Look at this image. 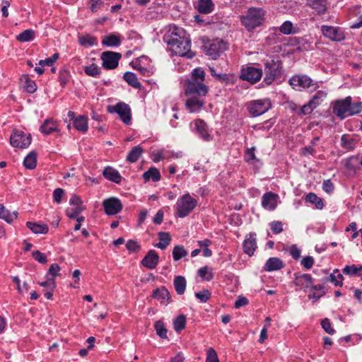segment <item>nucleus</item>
<instances>
[{
    "label": "nucleus",
    "mask_w": 362,
    "mask_h": 362,
    "mask_svg": "<svg viewBox=\"0 0 362 362\" xmlns=\"http://www.w3.org/2000/svg\"><path fill=\"white\" fill-rule=\"evenodd\" d=\"M187 252L186 251L183 246L176 245L174 247L173 250V257L175 261L180 260L181 258L187 256Z\"/></svg>",
    "instance_id": "nucleus-44"
},
{
    "label": "nucleus",
    "mask_w": 362,
    "mask_h": 362,
    "mask_svg": "<svg viewBox=\"0 0 362 362\" xmlns=\"http://www.w3.org/2000/svg\"><path fill=\"white\" fill-rule=\"evenodd\" d=\"M270 227L274 234H279L283 231V224L281 221H272L270 223Z\"/></svg>",
    "instance_id": "nucleus-56"
},
{
    "label": "nucleus",
    "mask_w": 362,
    "mask_h": 362,
    "mask_svg": "<svg viewBox=\"0 0 362 362\" xmlns=\"http://www.w3.org/2000/svg\"><path fill=\"white\" fill-rule=\"evenodd\" d=\"M199 276L204 280L209 281L214 278V274L207 267H202L198 270Z\"/></svg>",
    "instance_id": "nucleus-46"
},
{
    "label": "nucleus",
    "mask_w": 362,
    "mask_h": 362,
    "mask_svg": "<svg viewBox=\"0 0 362 362\" xmlns=\"http://www.w3.org/2000/svg\"><path fill=\"white\" fill-rule=\"evenodd\" d=\"M40 130L45 135H48L52 132L58 131L57 124L52 119H46L41 125Z\"/></svg>",
    "instance_id": "nucleus-29"
},
{
    "label": "nucleus",
    "mask_w": 362,
    "mask_h": 362,
    "mask_svg": "<svg viewBox=\"0 0 362 362\" xmlns=\"http://www.w3.org/2000/svg\"><path fill=\"white\" fill-rule=\"evenodd\" d=\"M27 227L36 234H46L48 233L49 227L47 224H40L28 221L26 223Z\"/></svg>",
    "instance_id": "nucleus-28"
},
{
    "label": "nucleus",
    "mask_w": 362,
    "mask_h": 362,
    "mask_svg": "<svg viewBox=\"0 0 362 362\" xmlns=\"http://www.w3.org/2000/svg\"><path fill=\"white\" fill-rule=\"evenodd\" d=\"M70 78V74L66 70H62L59 74V81L62 86H65Z\"/></svg>",
    "instance_id": "nucleus-53"
},
{
    "label": "nucleus",
    "mask_w": 362,
    "mask_h": 362,
    "mask_svg": "<svg viewBox=\"0 0 362 362\" xmlns=\"http://www.w3.org/2000/svg\"><path fill=\"white\" fill-rule=\"evenodd\" d=\"M124 79L134 88H139L141 87V83L138 81V78L135 74L132 72H126L124 74Z\"/></svg>",
    "instance_id": "nucleus-41"
},
{
    "label": "nucleus",
    "mask_w": 362,
    "mask_h": 362,
    "mask_svg": "<svg viewBox=\"0 0 362 362\" xmlns=\"http://www.w3.org/2000/svg\"><path fill=\"white\" fill-rule=\"evenodd\" d=\"M362 270V265L359 267H357L355 264L347 265L346 266L342 272L346 275H354L357 274V273Z\"/></svg>",
    "instance_id": "nucleus-51"
},
{
    "label": "nucleus",
    "mask_w": 362,
    "mask_h": 362,
    "mask_svg": "<svg viewBox=\"0 0 362 362\" xmlns=\"http://www.w3.org/2000/svg\"><path fill=\"white\" fill-rule=\"evenodd\" d=\"M262 76V70L254 66H243L240 72V78L252 84L258 82Z\"/></svg>",
    "instance_id": "nucleus-11"
},
{
    "label": "nucleus",
    "mask_w": 362,
    "mask_h": 362,
    "mask_svg": "<svg viewBox=\"0 0 362 362\" xmlns=\"http://www.w3.org/2000/svg\"><path fill=\"white\" fill-rule=\"evenodd\" d=\"M60 267L57 264H52L50 265L47 276H51V278H54L59 276Z\"/></svg>",
    "instance_id": "nucleus-55"
},
{
    "label": "nucleus",
    "mask_w": 362,
    "mask_h": 362,
    "mask_svg": "<svg viewBox=\"0 0 362 362\" xmlns=\"http://www.w3.org/2000/svg\"><path fill=\"white\" fill-rule=\"evenodd\" d=\"M206 362H219L217 353L213 348L207 350Z\"/></svg>",
    "instance_id": "nucleus-54"
},
{
    "label": "nucleus",
    "mask_w": 362,
    "mask_h": 362,
    "mask_svg": "<svg viewBox=\"0 0 362 362\" xmlns=\"http://www.w3.org/2000/svg\"><path fill=\"white\" fill-rule=\"evenodd\" d=\"M306 202H309L315 204V207L317 209H322L324 207V202L323 199L320 197H317L316 194L310 192L308 193L305 198Z\"/></svg>",
    "instance_id": "nucleus-33"
},
{
    "label": "nucleus",
    "mask_w": 362,
    "mask_h": 362,
    "mask_svg": "<svg viewBox=\"0 0 362 362\" xmlns=\"http://www.w3.org/2000/svg\"><path fill=\"white\" fill-rule=\"evenodd\" d=\"M197 201L192 198L189 194H185L179 198L175 205L176 215L184 218L197 206Z\"/></svg>",
    "instance_id": "nucleus-6"
},
{
    "label": "nucleus",
    "mask_w": 362,
    "mask_h": 362,
    "mask_svg": "<svg viewBox=\"0 0 362 362\" xmlns=\"http://www.w3.org/2000/svg\"><path fill=\"white\" fill-rule=\"evenodd\" d=\"M255 147H252L250 148L247 149L246 154H245V160L246 161L250 162L253 160H258V159L256 158V156L255 155Z\"/></svg>",
    "instance_id": "nucleus-62"
},
{
    "label": "nucleus",
    "mask_w": 362,
    "mask_h": 362,
    "mask_svg": "<svg viewBox=\"0 0 362 362\" xmlns=\"http://www.w3.org/2000/svg\"><path fill=\"white\" fill-rule=\"evenodd\" d=\"M155 329L156 331V334L162 339H167V332L168 330L165 327L164 322L161 320H158L155 322L154 325Z\"/></svg>",
    "instance_id": "nucleus-42"
},
{
    "label": "nucleus",
    "mask_w": 362,
    "mask_h": 362,
    "mask_svg": "<svg viewBox=\"0 0 362 362\" xmlns=\"http://www.w3.org/2000/svg\"><path fill=\"white\" fill-rule=\"evenodd\" d=\"M35 33L32 29H28L16 36V40L21 42H30L34 40Z\"/></svg>",
    "instance_id": "nucleus-39"
},
{
    "label": "nucleus",
    "mask_w": 362,
    "mask_h": 362,
    "mask_svg": "<svg viewBox=\"0 0 362 362\" xmlns=\"http://www.w3.org/2000/svg\"><path fill=\"white\" fill-rule=\"evenodd\" d=\"M143 177L145 181L152 180L153 182H157L160 179V173L156 168H151L143 174Z\"/></svg>",
    "instance_id": "nucleus-38"
},
{
    "label": "nucleus",
    "mask_w": 362,
    "mask_h": 362,
    "mask_svg": "<svg viewBox=\"0 0 362 362\" xmlns=\"http://www.w3.org/2000/svg\"><path fill=\"white\" fill-rule=\"evenodd\" d=\"M174 329L176 332H180L185 328L186 326V317L184 315L177 316L173 322Z\"/></svg>",
    "instance_id": "nucleus-45"
},
{
    "label": "nucleus",
    "mask_w": 362,
    "mask_h": 362,
    "mask_svg": "<svg viewBox=\"0 0 362 362\" xmlns=\"http://www.w3.org/2000/svg\"><path fill=\"white\" fill-rule=\"evenodd\" d=\"M243 247L244 252L250 257L254 255V252L257 247L255 233H250L246 236V238L243 243Z\"/></svg>",
    "instance_id": "nucleus-19"
},
{
    "label": "nucleus",
    "mask_w": 362,
    "mask_h": 362,
    "mask_svg": "<svg viewBox=\"0 0 362 362\" xmlns=\"http://www.w3.org/2000/svg\"><path fill=\"white\" fill-rule=\"evenodd\" d=\"M279 30L284 35L294 34L297 32V29L293 27L291 21H285L280 27Z\"/></svg>",
    "instance_id": "nucleus-43"
},
{
    "label": "nucleus",
    "mask_w": 362,
    "mask_h": 362,
    "mask_svg": "<svg viewBox=\"0 0 362 362\" xmlns=\"http://www.w3.org/2000/svg\"><path fill=\"white\" fill-rule=\"evenodd\" d=\"M204 71L198 67L192 71L191 76L187 81L185 95L188 99L185 102V107L190 113L199 112L205 104L204 98L209 88L204 84Z\"/></svg>",
    "instance_id": "nucleus-1"
},
{
    "label": "nucleus",
    "mask_w": 362,
    "mask_h": 362,
    "mask_svg": "<svg viewBox=\"0 0 362 362\" xmlns=\"http://www.w3.org/2000/svg\"><path fill=\"white\" fill-rule=\"evenodd\" d=\"M322 189L326 192H331L334 190V187L330 180H325L322 185Z\"/></svg>",
    "instance_id": "nucleus-64"
},
{
    "label": "nucleus",
    "mask_w": 362,
    "mask_h": 362,
    "mask_svg": "<svg viewBox=\"0 0 362 362\" xmlns=\"http://www.w3.org/2000/svg\"><path fill=\"white\" fill-rule=\"evenodd\" d=\"M152 297L160 302V303H168L170 300V293L165 287L155 289L153 291Z\"/></svg>",
    "instance_id": "nucleus-23"
},
{
    "label": "nucleus",
    "mask_w": 362,
    "mask_h": 362,
    "mask_svg": "<svg viewBox=\"0 0 362 362\" xmlns=\"http://www.w3.org/2000/svg\"><path fill=\"white\" fill-rule=\"evenodd\" d=\"M122 54L112 51L103 52L101 54L103 67L105 69H114L118 66Z\"/></svg>",
    "instance_id": "nucleus-13"
},
{
    "label": "nucleus",
    "mask_w": 362,
    "mask_h": 362,
    "mask_svg": "<svg viewBox=\"0 0 362 362\" xmlns=\"http://www.w3.org/2000/svg\"><path fill=\"white\" fill-rule=\"evenodd\" d=\"M264 65V77L263 81L266 85L269 86L281 75L282 63L279 59H272L265 61Z\"/></svg>",
    "instance_id": "nucleus-5"
},
{
    "label": "nucleus",
    "mask_w": 362,
    "mask_h": 362,
    "mask_svg": "<svg viewBox=\"0 0 362 362\" xmlns=\"http://www.w3.org/2000/svg\"><path fill=\"white\" fill-rule=\"evenodd\" d=\"M144 152V149L141 146H134L127 156V161L129 163H135L139 160Z\"/></svg>",
    "instance_id": "nucleus-34"
},
{
    "label": "nucleus",
    "mask_w": 362,
    "mask_h": 362,
    "mask_svg": "<svg viewBox=\"0 0 362 362\" xmlns=\"http://www.w3.org/2000/svg\"><path fill=\"white\" fill-rule=\"evenodd\" d=\"M227 44L222 40L215 39L204 44V53L213 59H217L227 49Z\"/></svg>",
    "instance_id": "nucleus-8"
},
{
    "label": "nucleus",
    "mask_w": 362,
    "mask_h": 362,
    "mask_svg": "<svg viewBox=\"0 0 362 362\" xmlns=\"http://www.w3.org/2000/svg\"><path fill=\"white\" fill-rule=\"evenodd\" d=\"M316 107L315 105L311 103L310 101H309L307 104L303 105L302 107H300L298 115H306L310 114L314 109H315Z\"/></svg>",
    "instance_id": "nucleus-50"
},
{
    "label": "nucleus",
    "mask_w": 362,
    "mask_h": 362,
    "mask_svg": "<svg viewBox=\"0 0 362 362\" xmlns=\"http://www.w3.org/2000/svg\"><path fill=\"white\" fill-rule=\"evenodd\" d=\"M294 285L300 290H306L313 286V278L310 274H295L293 280Z\"/></svg>",
    "instance_id": "nucleus-18"
},
{
    "label": "nucleus",
    "mask_w": 362,
    "mask_h": 362,
    "mask_svg": "<svg viewBox=\"0 0 362 362\" xmlns=\"http://www.w3.org/2000/svg\"><path fill=\"white\" fill-rule=\"evenodd\" d=\"M194 124L197 133L202 139L206 141L212 139V136L208 132V126L204 120L197 119L194 120Z\"/></svg>",
    "instance_id": "nucleus-21"
},
{
    "label": "nucleus",
    "mask_w": 362,
    "mask_h": 362,
    "mask_svg": "<svg viewBox=\"0 0 362 362\" xmlns=\"http://www.w3.org/2000/svg\"><path fill=\"white\" fill-rule=\"evenodd\" d=\"M84 72L86 75L92 77H98L100 74V68L95 64L85 66Z\"/></svg>",
    "instance_id": "nucleus-47"
},
{
    "label": "nucleus",
    "mask_w": 362,
    "mask_h": 362,
    "mask_svg": "<svg viewBox=\"0 0 362 362\" xmlns=\"http://www.w3.org/2000/svg\"><path fill=\"white\" fill-rule=\"evenodd\" d=\"M10 143L13 147L26 148L31 143V135L20 129H14L10 136Z\"/></svg>",
    "instance_id": "nucleus-10"
},
{
    "label": "nucleus",
    "mask_w": 362,
    "mask_h": 362,
    "mask_svg": "<svg viewBox=\"0 0 362 362\" xmlns=\"http://www.w3.org/2000/svg\"><path fill=\"white\" fill-rule=\"evenodd\" d=\"M175 289L178 295H182L185 293L187 282L185 277L182 276H175L173 281Z\"/></svg>",
    "instance_id": "nucleus-35"
},
{
    "label": "nucleus",
    "mask_w": 362,
    "mask_h": 362,
    "mask_svg": "<svg viewBox=\"0 0 362 362\" xmlns=\"http://www.w3.org/2000/svg\"><path fill=\"white\" fill-rule=\"evenodd\" d=\"M279 195L272 192H266L262 197V206L269 211L274 210L277 206Z\"/></svg>",
    "instance_id": "nucleus-17"
},
{
    "label": "nucleus",
    "mask_w": 362,
    "mask_h": 362,
    "mask_svg": "<svg viewBox=\"0 0 362 362\" xmlns=\"http://www.w3.org/2000/svg\"><path fill=\"white\" fill-rule=\"evenodd\" d=\"M73 125L78 131L86 132L88 129V117L83 115L76 117L73 121Z\"/></svg>",
    "instance_id": "nucleus-27"
},
{
    "label": "nucleus",
    "mask_w": 362,
    "mask_h": 362,
    "mask_svg": "<svg viewBox=\"0 0 362 362\" xmlns=\"http://www.w3.org/2000/svg\"><path fill=\"white\" fill-rule=\"evenodd\" d=\"M283 267L284 263L282 260L277 257H270L264 264V270L267 272L279 270Z\"/></svg>",
    "instance_id": "nucleus-25"
},
{
    "label": "nucleus",
    "mask_w": 362,
    "mask_h": 362,
    "mask_svg": "<svg viewBox=\"0 0 362 362\" xmlns=\"http://www.w3.org/2000/svg\"><path fill=\"white\" fill-rule=\"evenodd\" d=\"M306 5L318 14L325 13L327 9V0H307Z\"/></svg>",
    "instance_id": "nucleus-22"
},
{
    "label": "nucleus",
    "mask_w": 362,
    "mask_h": 362,
    "mask_svg": "<svg viewBox=\"0 0 362 362\" xmlns=\"http://www.w3.org/2000/svg\"><path fill=\"white\" fill-rule=\"evenodd\" d=\"M69 203L74 208L67 209L66 215L73 219L76 218L84 210V207L82 205L81 198L76 194L71 196Z\"/></svg>",
    "instance_id": "nucleus-16"
},
{
    "label": "nucleus",
    "mask_w": 362,
    "mask_h": 362,
    "mask_svg": "<svg viewBox=\"0 0 362 362\" xmlns=\"http://www.w3.org/2000/svg\"><path fill=\"white\" fill-rule=\"evenodd\" d=\"M341 146L348 149L351 150L355 148V141L354 139L350 138L348 135L344 134L341 138Z\"/></svg>",
    "instance_id": "nucleus-48"
},
{
    "label": "nucleus",
    "mask_w": 362,
    "mask_h": 362,
    "mask_svg": "<svg viewBox=\"0 0 362 362\" xmlns=\"http://www.w3.org/2000/svg\"><path fill=\"white\" fill-rule=\"evenodd\" d=\"M103 175L107 180L117 184H119L121 182L122 177L119 173L112 167H106L103 170Z\"/></svg>",
    "instance_id": "nucleus-24"
},
{
    "label": "nucleus",
    "mask_w": 362,
    "mask_h": 362,
    "mask_svg": "<svg viewBox=\"0 0 362 362\" xmlns=\"http://www.w3.org/2000/svg\"><path fill=\"white\" fill-rule=\"evenodd\" d=\"M362 110V103H352V98L347 96L332 103V112L343 119L346 117L359 114Z\"/></svg>",
    "instance_id": "nucleus-3"
},
{
    "label": "nucleus",
    "mask_w": 362,
    "mask_h": 362,
    "mask_svg": "<svg viewBox=\"0 0 362 362\" xmlns=\"http://www.w3.org/2000/svg\"><path fill=\"white\" fill-rule=\"evenodd\" d=\"M33 257L35 260L41 264H45L47 261L46 255L39 250L34 251L33 252Z\"/></svg>",
    "instance_id": "nucleus-58"
},
{
    "label": "nucleus",
    "mask_w": 362,
    "mask_h": 362,
    "mask_svg": "<svg viewBox=\"0 0 362 362\" xmlns=\"http://www.w3.org/2000/svg\"><path fill=\"white\" fill-rule=\"evenodd\" d=\"M79 44L85 47H92L97 45V38L89 34H86L78 37Z\"/></svg>",
    "instance_id": "nucleus-37"
},
{
    "label": "nucleus",
    "mask_w": 362,
    "mask_h": 362,
    "mask_svg": "<svg viewBox=\"0 0 362 362\" xmlns=\"http://www.w3.org/2000/svg\"><path fill=\"white\" fill-rule=\"evenodd\" d=\"M300 263L305 269H310L314 264V259L311 256H306L302 259Z\"/></svg>",
    "instance_id": "nucleus-60"
},
{
    "label": "nucleus",
    "mask_w": 362,
    "mask_h": 362,
    "mask_svg": "<svg viewBox=\"0 0 362 362\" xmlns=\"http://www.w3.org/2000/svg\"><path fill=\"white\" fill-rule=\"evenodd\" d=\"M21 82L24 85V88L28 93H33L37 89L36 83L31 80L28 74H23L20 78Z\"/></svg>",
    "instance_id": "nucleus-32"
},
{
    "label": "nucleus",
    "mask_w": 362,
    "mask_h": 362,
    "mask_svg": "<svg viewBox=\"0 0 362 362\" xmlns=\"http://www.w3.org/2000/svg\"><path fill=\"white\" fill-rule=\"evenodd\" d=\"M195 296L201 302L206 303L209 300L211 297V293L209 290L205 289L200 292L196 293Z\"/></svg>",
    "instance_id": "nucleus-52"
},
{
    "label": "nucleus",
    "mask_w": 362,
    "mask_h": 362,
    "mask_svg": "<svg viewBox=\"0 0 362 362\" xmlns=\"http://www.w3.org/2000/svg\"><path fill=\"white\" fill-rule=\"evenodd\" d=\"M121 43V38L119 35L110 34L105 36L102 40V44L107 47H117Z\"/></svg>",
    "instance_id": "nucleus-30"
},
{
    "label": "nucleus",
    "mask_w": 362,
    "mask_h": 362,
    "mask_svg": "<svg viewBox=\"0 0 362 362\" xmlns=\"http://www.w3.org/2000/svg\"><path fill=\"white\" fill-rule=\"evenodd\" d=\"M24 166L27 169H34L37 165V155L34 151L27 155L23 161Z\"/></svg>",
    "instance_id": "nucleus-40"
},
{
    "label": "nucleus",
    "mask_w": 362,
    "mask_h": 362,
    "mask_svg": "<svg viewBox=\"0 0 362 362\" xmlns=\"http://www.w3.org/2000/svg\"><path fill=\"white\" fill-rule=\"evenodd\" d=\"M105 212L107 215H115L120 212L122 209L121 201L115 197L106 199L103 202Z\"/></svg>",
    "instance_id": "nucleus-15"
},
{
    "label": "nucleus",
    "mask_w": 362,
    "mask_h": 362,
    "mask_svg": "<svg viewBox=\"0 0 362 362\" xmlns=\"http://www.w3.org/2000/svg\"><path fill=\"white\" fill-rule=\"evenodd\" d=\"M321 325L323 329L329 334H333L335 330L332 327L331 323L327 318H325L322 320Z\"/></svg>",
    "instance_id": "nucleus-57"
},
{
    "label": "nucleus",
    "mask_w": 362,
    "mask_h": 362,
    "mask_svg": "<svg viewBox=\"0 0 362 362\" xmlns=\"http://www.w3.org/2000/svg\"><path fill=\"white\" fill-rule=\"evenodd\" d=\"M47 285L49 287V290L45 291V296L47 299L51 300V299H52L53 292H54V289L56 288V283L51 282V283H49Z\"/></svg>",
    "instance_id": "nucleus-63"
},
{
    "label": "nucleus",
    "mask_w": 362,
    "mask_h": 362,
    "mask_svg": "<svg viewBox=\"0 0 362 362\" xmlns=\"http://www.w3.org/2000/svg\"><path fill=\"white\" fill-rule=\"evenodd\" d=\"M290 86L296 90L301 91L305 89L315 90L318 87L317 83L307 75H294L288 81Z\"/></svg>",
    "instance_id": "nucleus-7"
},
{
    "label": "nucleus",
    "mask_w": 362,
    "mask_h": 362,
    "mask_svg": "<svg viewBox=\"0 0 362 362\" xmlns=\"http://www.w3.org/2000/svg\"><path fill=\"white\" fill-rule=\"evenodd\" d=\"M163 40L169 46L173 54L192 58L194 53L191 51V41L186 36L185 31L180 28H170L163 37Z\"/></svg>",
    "instance_id": "nucleus-2"
},
{
    "label": "nucleus",
    "mask_w": 362,
    "mask_h": 362,
    "mask_svg": "<svg viewBox=\"0 0 362 362\" xmlns=\"http://www.w3.org/2000/svg\"><path fill=\"white\" fill-rule=\"evenodd\" d=\"M64 195V190L62 188H57L53 192V199L55 202L60 204Z\"/></svg>",
    "instance_id": "nucleus-59"
},
{
    "label": "nucleus",
    "mask_w": 362,
    "mask_h": 362,
    "mask_svg": "<svg viewBox=\"0 0 362 362\" xmlns=\"http://www.w3.org/2000/svg\"><path fill=\"white\" fill-rule=\"evenodd\" d=\"M126 247L130 252H136L140 249V245L137 242L130 240L127 243Z\"/></svg>",
    "instance_id": "nucleus-61"
},
{
    "label": "nucleus",
    "mask_w": 362,
    "mask_h": 362,
    "mask_svg": "<svg viewBox=\"0 0 362 362\" xmlns=\"http://www.w3.org/2000/svg\"><path fill=\"white\" fill-rule=\"evenodd\" d=\"M214 4L211 0H199L197 8L201 13L208 14L214 10Z\"/></svg>",
    "instance_id": "nucleus-26"
},
{
    "label": "nucleus",
    "mask_w": 362,
    "mask_h": 362,
    "mask_svg": "<svg viewBox=\"0 0 362 362\" xmlns=\"http://www.w3.org/2000/svg\"><path fill=\"white\" fill-rule=\"evenodd\" d=\"M266 11L262 8L250 7L240 16L241 23L248 31L261 26L265 21Z\"/></svg>",
    "instance_id": "nucleus-4"
},
{
    "label": "nucleus",
    "mask_w": 362,
    "mask_h": 362,
    "mask_svg": "<svg viewBox=\"0 0 362 362\" xmlns=\"http://www.w3.org/2000/svg\"><path fill=\"white\" fill-rule=\"evenodd\" d=\"M326 97L327 93L325 91L318 90L310 101L317 107Z\"/></svg>",
    "instance_id": "nucleus-49"
},
{
    "label": "nucleus",
    "mask_w": 362,
    "mask_h": 362,
    "mask_svg": "<svg viewBox=\"0 0 362 362\" xmlns=\"http://www.w3.org/2000/svg\"><path fill=\"white\" fill-rule=\"evenodd\" d=\"M158 262V255L155 250H151L141 260V264L149 269H153L156 267Z\"/></svg>",
    "instance_id": "nucleus-20"
},
{
    "label": "nucleus",
    "mask_w": 362,
    "mask_h": 362,
    "mask_svg": "<svg viewBox=\"0 0 362 362\" xmlns=\"http://www.w3.org/2000/svg\"><path fill=\"white\" fill-rule=\"evenodd\" d=\"M18 217V212L13 211L11 213L4 205L0 204V218L4 219L8 223H12Z\"/></svg>",
    "instance_id": "nucleus-31"
},
{
    "label": "nucleus",
    "mask_w": 362,
    "mask_h": 362,
    "mask_svg": "<svg viewBox=\"0 0 362 362\" xmlns=\"http://www.w3.org/2000/svg\"><path fill=\"white\" fill-rule=\"evenodd\" d=\"M249 113L253 117L263 115L272 107L269 99L255 100L249 102L247 105Z\"/></svg>",
    "instance_id": "nucleus-9"
},
{
    "label": "nucleus",
    "mask_w": 362,
    "mask_h": 362,
    "mask_svg": "<svg viewBox=\"0 0 362 362\" xmlns=\"http://www.w3.org/2000/svg\"><path fill=\"white\" fill-rule=\"evenodd\" d=\"M107 111L110 113H117L120 119L126 124L131 123V109L128 105L124 103H119L115 105H109L107 107Z\"/></svg>",
    "instance_id": "nucleus-12"
},
{
    "label": "nucleus",
    "mask_w": 362,
    "mask_h": 362,
    "mask_svg": "<svg viewBox=\"0 0 362 362\" xmlns=\"http://www.w3.org/2000/svg\"><path fill=\"white\" fill-rule=\"evenodd\" d=\"M160 242L156 245V247L161 250H165L170 243L171 238L168 233L160 232L158 233Z\"/></svg>",
    "instance_id": "nucleus-36"
},
{
    "label": "nucleus",
    "mask_w": 362,
    "mask_h": 362,
    "mask_svg": "<svg viewBox=\"0 0 362 362\" xmlns=\"http://www.w3.org/2000/svg\"><path fill=\"white\" fill-rule=\"evenodd\" d=\"M321 31L325 37L332 41L341 42L345 39V34L343 30L339 27L322 25Z\"/></svg>",
    "instance_id": "nucleus-14"
}]
</instances>
